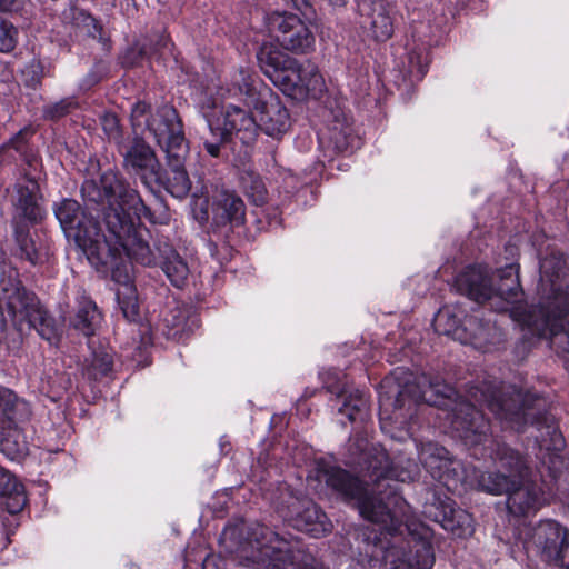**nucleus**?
I'll return each mask as SVG.
<instances>
[{
  "mask_svg": "<svg viewBox=\"0 0 569 569\" xmlns=\"http://www.w3.org/2000/svg\"><path fill=\"white\" fill-rule=\"evenodd\" d=\"M130 122L136 132L139 129H148L153 136L164 151L170 168L166 189L176 198H184L191 189V181L184 169L189 143L176 108L162 104L153 110L149 103L137 101L131 108Z\"/></svg>",
  "mask_w": 569,
  "mask_h": 569,
  "instance_id": "obj_4",
  "label": "nucleus"
},
{
  "mask_svg": "<svg viewBox=\"0 0 569 569\" xmlns=\"http://www.w3.org/2000/svg\"><path fill=\"white\" fill-rule=\"evenodd\" d=\"M241 552L246 559L267 569H318L316 558L301 549L298 541H289L259 523L248 532Z\"/></svg>",
  "mask_w": 569,
  "mask_h": 569,
  "instance_id": "obj_6",
  "label": "nucleus"
},
{
  "mask_svg": "<svg viewBox=\"0 0 569 569\" xmlns=\"http://www.w3.org/2000/svg\"><path fill=\"white\" fill-rule=\"evenodd\" d=\"M407 508H403V513L399 512V519H401V528L397 531H389L380 527L381 531H385L391 536H402L405 531L408 532V537L402 539V546L407 548L408 558L411 561L415 569H431L435 563V552L430 540L419 533L417 529H411V525L408 523Z\"/></svg>",
  "mask_w": 569,
  "mask_h": 569,
  "instance_id": "obj_19",
  "label": "nucleus"
},
{
  "mask_svg": "<svg viewBox=\"0 0 569 569\" xmlns=\"http://www.w3.org/2000/svg\"><path fill=\"white\" fill-rule=\"evenodd\" d=\"M158 44L163 48V49H168L169 44H170V40L168 37L166 36H161L160 39H159V42Z\"/></svg>",
  "mask_w": 569,
  "mask_h": 569,
  "instance_id": "obj_53",
  "label": "nucleus"
},
{
  "mask_svg": "<svg viewBox=\"0 0 569 569\" xmlns=\"http://www.w3.org/2000/svg\"><path fill=\"white\" fill-rule=\"evenodd\" d=\"M54 214L66 236H74L72 223L76 219H83V209L80 203L73 199H63L53 207Z\"/></svg>",
  "mask_w": 569,
  "mask_h": 569,
  "instance_id": "obj_38",
  "label": "nucleus"
},
{
  "mask_svg": "<svg viewBox=\"0 0 569 569\" xmlns=\"http://www.w3.org/2000/svg\"><path fill=\"white\" fill-rule=\"evenodd\" d=\"M288 500L283 501L278 510L283 519L290 521L295 528L319 537L331 530V523L325 512L310 499L298 497L287 491Z\"/></svg>",
  "mask_w": 569,
  "mask_h": 569,
  "instance_id": "obj_15",
  "label": "nucleus"
},
{
  "mask_svg": "<svg viewBox=\"0 0 569 569\" xmlns=\"http://www.w3.org/2000/svg\"><path fill=\"white\" fill-rule=\"evenodd\" d=\"M113 367V357L111 353L100 350L92 355L91 360L86 367V373L90 379L98 380L108 376Z\"/></svg>",
  "mask_w": 569,
  "mask_h": 569,
  "instance_id": "obj_42",
  "label": "nucleus"
},
{
  "mask_svg": "<svg viewBox=\"0 0 569 569\" xmlns=\"http://www.w3.org/2000/svg\"><path fill=\"white\" fill-rule=\"evenodd\" d=\"M267 26L280 46L295 53H306L315 42L309 27L295 13L274 11L267 17Z\"/></svg>",
  "mask_w": 569,
  "mask_h": 569,
  "instance_id": "obj_16",
  "label": "nucleus"
},
{
  "mask_svg": "<svg viewBox=\"0 0 569 569\" xmlns=\"http://www.w3.org/2000/svg\"><path fill=\"white\" fill-rule=\"evenodd\" d=\"M342 399V406L339 407V412L345 415L349 421L365 420L368 416L369 402L366 395L356 389L347 393L342 391L337 396Z\"/></svg>",
  "mask_w": 569,
  "mask_h": 569,
  "instance_id": "obj_35",
  "label": "nucleus"
},
{
  "mask_svg": "<svg viewBox=\"0 0 569 569\" xmlns=\"http://www.w3.org/2000/svg\"><path fill=\"white\" fill-rule=\"evenodd\" d=\"M100 122L104 134L110 142L119 148L126 141L123 129L119 118L114 113L106 112L100 117Z\"/></svg>",
  "mask_w": 569,
  "mask_h": 569,
  "instance_id": "obj_46",
  "label": "nucleus"
},
{
  "mask_svg": "<svg viewBox=\"0 0 569 569\" xmlns=\"http://www.w3.org/2000/svg\"><path fill=\"white\" fill-rule=\"evenodd\" d=\"M203 149L213 158H223L227 146L236 136L242 144L251 146L257 140L259 126L256 117L242 107L227 103L220 114H204V122L197 130Z\"/></svg>",
  "mask_w": 569,
  "mask_h": 569,
  "instance_id": "obj_7",
  "label": "nucleus"
},
{
  "mask_svg": "<svg viewBox=\"0 0 569 569\" xmlns=\"http://www.w3.org/2000/svg\"><path fill=\"white\" fill-rule=\"evenodd\" d=\"M456 290L478 303L493 300V279L489 277L488 270L481 266H469L465 268L455 279Z\"/></svg>",
  "mask_w": 569,
  "mask_h": 569,
  "instance_id": "obj_23",
  "label": "nucleus"
},
{
  "mask_svg": "<svg viewBox=\"0 0 569 569\" xmlns=\"http://www.w3.org/2000/svg\"><path fill=\"white\" fill-rule=\"evenodd\" d=\"M212 232L232 244L241 236L246 222V204L234 191L222 189L212 202Z\"/></svg>",
  "mask_w": 569,
  "mask_h": 569,
  "instance_id": "obj_13",
  "label": "nucleus"
},
{
  "mask_svg": "<svg viewBox=\"0 0 569 569\" xmlns=\"http://www.w3.org/2000/svg\"><path fill=\"white\" fill-rule=\"evenodd\" d=\"M419 457L431 475L432 478L439 481H447L451 473H456L459 462L450 455V452L442 446L435 442H427L421 446Z\"/></svg>",
  "mask_w": 569,
  "mask_h": 569,
  "instance_id": "obj_25",
  "label": "nucleus"
},
{
  "mask_svg": "<svg viewBox=\"0 0 569 569\" xmlns=\"http://www.w3.org/2000/svg\"><path fill=\"white\" fill-rule=\"evenodd\" d=\"M14 238L20 249V257L36 264L39 261V252L29 237V228L26 223L16 222Z\"/></svg>",
  "mask_w": 569,
  "mask_h": 569,
  "instance_id": "obj_41",
  "label": "nucleus"
},
{
  "mask_svg": "<svg viewBox=\"0 0 569 569\" xmlns=\"http://www.w3.org/2000/svg\"><path fill=\"white\" fill-rule=\"evenodd\" d=\"M157 250L162 258L161 269L169 281L177 288H183L189 279L190 269L188 262L167 241L159 240Z\"/></svg>",
  "mask_w": 569,
  "mask_h": 569,
  "instance_id": "obj_28",
  "label": "nucleus"
},
{
  "mask_svg": "<svg viewBox=\"0 0 569 569\" xmlns=\"http://www.w3.org/2000/svg\"><path fill=\"white\" fill-rule=\"evenodd\" d=\"M117 296L123 317L130 322H137L139 319V305L133 290L130 289L127 295L118 292Z\"/></svg>",
  "mask_w": 569,
  "mask_h": 569,
  "instance_id": "obj_49",
  "label": "nucleus"
},
{
  "mask_svg": "<svg viewBox=\"0 0 569 569\" xmlns=\"http://www.w3.org/2000/svg\"><path fill=\"white\" fill-rule=\"evenodd\" d=\"M290 71L293 72L297 80H292V83L288 82V86L287 83L282 86L281 91L286 94L305 97L309 93L316 94L322 91L325 86L323 78L315 64L310 62L300 64L296 60Z\"/></svg>",
  "mask_w": 569,
  "mask_h": 569,
  "instance_id": "obj_26",
  "label": "nucleus"
},
{
  "mask_svg": "<svg viewBox=\"0 0 569 569\" xmlns=\"http://www.w3.org/2000/svg\"><path fill=\"white\" fill-rule=\"evenodd\" d=\"M27 500L24 486L14 475L0 467V506L14 515L26 507Z\"/></svg>",
  "mask_w": 569,
  "mask_h": 569,
  "instance_id": "obj_29",
  "label": "nucleus"
},
{
  "mask_svg": "<svg viewBox=\"0 0 569 569\" xmlns=\"http://www.w3.org/2000/svg\"><path fill=\"white\" fill-rule=\"evenodd\" d=\"M498 310L499 311H503V310H507V308L501 306V307L498 308Z\"/></svg>",
  "mask_w": 569,
  "mask_h": 569,
  "instance_id": "obj_54",
  "label": "nucleus"
},
{
  "mask_svg": "<svg viewBox=\"0 0 569 569\" xmlns=\"http://www.w3.org/2000/svg\"><path fill=\"white\" fill-rule=\"evenodd\" d=\"M490 457L497 471L483 472L478 479L479 487L486 492L500 496L509 486H515L529 475L528 458L507 443L492 441Z\"/></svg>",
  "mask_w": 569,
  "mask_h": 569,
  "instance_id": "obj_10",
  "label": "nucleus"
},
{
  "mask_svg": "<svg viewBox=\"0 0 569 569\" xmlns=\"http://www.w3.org/2000/svg\"><path fill=\"white\" fill-rule=\"evenodd\" d=\"M0 297L19 332L22 333L27 327L29 330L34 329L48 341L57 337L58 326L54 318L39 298L23 286L18 270L9 263L0 266Z\"/></svg>",
  "mask_w": 569,
  "mask_h": 569,
  "instance_id": "obj_5",
  "label": "nucleus"
},
{
  "mask_svg": "<svg viewBox=\"0 0 569 569\" xmlns=\"http://www.w3.org/2000/svg\"><path fill=\"white\" fill-rule=\"evenodd\" d=\"M509 487L502 495H507V508L513 516L521 517L535 513L546 501L541 487L529 481L528 477Z\"/></svg>",
  "mask_w": 569,
  "mask_h": 569,
  "instance_id": "obj_21",
  "label": "nucleus"
},
{
  "mask_svg": "<svg viewBox=\"0 0 569 569\" xmlns=\"http://www.w3.org/2000/svg\"><path fill=\"white\" fill-rule=\"evenodd\" d=\"M3 390H4L3 388H0V397H2V391Z\"/></svg>",
  "mask_w": 569,
  "mask_h": 569,
  "instance_id": "obj_55",
  "label": "nucleus"
},
{
  "mask_svg": "<svg viewBox=\"0 0 569 569\" xmlns=\"http://www.w3.org/2000/svg\"><path fill=\"white\" fill-rule=\"evenodd\" d=\"M450 422L457 436L468 446L480 445L488 438L489 421L469 400L459 399L455 401L451 408Z\"/></svg>",
  "mask_w": 569,
  "mask_h": 569,
  "instance_id": "obj_17",
  "label": "nucleus"
},
{
  "mask_svg": "<svg viewBox=\"0 0 569 569\" xmlns=\"http://www.w3.org/2000/svg\"><path fill=\"white\" fill-rule=\"evenodd\" d=\"M0 451L10 460H20L28 452V443L19 426L0 425Z\"/></svg>",
  "mask_w": 569,
  "mask_h": 569,
  "instance_id": "obj_32",
  "label": "nucleus"
},
{
  "mask_svg": "<svg viewBox=\"0 0 569 569\" xmlns=\"http://www.w3.org/2000/svg\"><path fill=\"white\" fill-rule=\"evenodd\" d=\"M131 128H133L131 126ZM148 129H132L134 137L124 141L118 148L123 158V168L139 176L143 184L149 186V180L160 181V162L154 150L140 134Z\"/></svg>",
  "mask_w": 569,
  "mask_h": 569,
  "instance_id": "obj_14",
  "label": "nucleus"
},
{
  "mask_svg": "<svg viewBox=\"0 0 569 569\" xmlns=\"http://www.w3.org/2000/svg\"><path fill=\"white\" fill-rule=\"evenodd\" d=\"M12 27H8L4 22L0 24V51L10 52L16 46Z\"/></svg>",
  "mask_w": 569,
  "mask_h": 569,
  "instance_id": "obj_51",
  "label": "nucleus"
},
{
  "mask_svg": "<svg viewBox=\"0 0 569 569\" xmlns=\"http://www.w3.org/2000/svg\"><path fill=\"white\" fill-rule=\"evenodd\" d=\"M30 410L26 401L19 399L12 391L3 390L0 397V425H14L29 418Z\"/></svg>",
  "mask_w": 569,
  "mask_h": 569,
  "instance_id": "obj_33",
  "label": "nucleus"
},
{
  "mask_svg": "<svg viewBox=\"0 0 569 569\" xmlns=\"http://www.w3.org/2000/svg\"><path fill=\"white\" fill-rule=\"evenodd\" d=\"M357 137L353 134V130L348 124L336 122L329 129V142L333 146V149L338 152H348L355 148Z\"/></svg>",
  "mask_w": 569,
  "mask_h": 569,
  "instance_id": "obj_39",
  "label": "nucleus"
},
{
  "mask_svg": "<svg viewBox=\"0 0 569 569\" xmlns=\"http://www.w3.org/2000/svg\"><path fill=\"white\" fill-rule=\"evenodd\" d=\"M361 27L376 41H386L395 32V6L386 0H358Z\"/></svg>",
  "mask_w": 569,
  "mask_h": 569,
  "instance_id": "obj_18",
  "label": "nucleus"
},
{
  "mask_svg": "<svg viewBox=\"0 0 569 569\" xmlns=\"http://www.w3.org/2000/svg\"><path fill=\"white\" fill-rule=\"evenodd\" d=\"M519 266L516 263L507 264L503 268L497 270L495 278L498 280V284L495 286V299H499L506 303L516 302L520 299L521 286L519 282Z\"/></svg>",
  "mask_w": 569,
  "mask_h": 569,
  "instance_id": "obj_31",
  "label": "nucleus"
},
{
  "mask_svg": "<svg viewBox=\"0 0 569 569\" xmlns=\"http://www.w3.org/2000/svg\"><path fill=\"white\" fill-rule=\"evenodd\" d=\"M358 466L375 483L373 493L366 483L351 472L332 467L326 471V483L346 502H355L360 515L368 521L381 525L389 531L401 528L399 512L408 505L398 492V486L383 481L406 482L412 479L411 471L390 463L387 451L379 446H366L361 449Z\"/></svg>",
  "mask_w": 569,
  "mask_h": 569,
  "instance_id": "obj_2",
  "label": "nucleus"
},
{
  "mask_svg": "<svg viewBox=\"0 0 569 569\" xmlns=\"http://www.w3.org/2000/svg\"><path fill=\"white\" fill-rule=\"evenodd\" d=\"M102 321L101 312L94 301L82 297L78 301V308L72 320L73 327L89 337L94 333Z\"/></svg>",
  "mask_w": 569,
  "mask_h": 569,
  "instance_id": "obj_34",
  "label": "nucleus"
},
{
  "mask_svg": "<svg viewBox=\"0 0 569 569\" xmlns=\"http://www.w3.org/2000/svg\"><path fill=\"white\" fill-rule=\"evenodd\" d=\"M257 60L262 72L280 89L283 84L291 83L290 80H297L290 71L296 59L282 52L277 46L263 43L257 52Z\"/></svg>",
  "mask_w": 569,
  "mask_h": 569,
  "instance_id": "obj_20",
  "label": "nucleus"
},
{
  "mask_svg": "<svg viewBox=\"0 0 569 569\" xmlns=\"http://www.w3.org/2000/svg\"><path fill=\"white\" fill-rule=\"evenodd\" d=\"M78 106L73 97L63 98L60 101L46 104L43 107V118L47 120H58L69 114Z\"/></svg>",
  "mask_w": 569,
  "mask_h": 569,
  "instance_id": "obj_47",
  "label": "nucleus"
},
{
  "mask_svg": "<svg viewBox=\"0 0 569 569\" xmlns=\"http://www.w3.org/2000/svg\"><path fill=\"white\" fill-rule=\"evenodd\" d=\"M471 517L461 509L450 508L449 513H445L442 527L457 536L472 533Z\"/></svg>",
  "mask_w": 569,
  "mask_h": 569,
  "instance_id": "obj_40",
  "label": "nucleus"
},
{
  "mask_svg": "<svg viewBox=\"0 0 569 569\" xmlns=\"http://www.w3.org/2000/svg\"><path fill=\"white\" fill-rule=\"evenodd\" d=\"M569 541V531L553 520L540 521L532 530L531 543L542 560L552 563Z\"/></svg>",
  "mask_w": 569,
  "mask_h": 569,
  "instance_id": "obj_22",
  "label": "nucleus"
},
{
  "mask_svg": "<svg viewBox=\"0 0 569 569\" xmlns=\"http://www.w3.org/2000/svg\"><path fill=\"white\" fill-rule=\"evenodd\" d=\"M539 302L535 307L569 303V258L550 249L540 260Z\"/></svg>",
  "mask_w": 569,
  "mask_h": 569,
  "instance_id": "obj_12",
  "label": "nucleus"
},
{
  "mask_svg": "<svg viewBox=\"0 0 569 569\" xmlns=\"http://www.w3.org/2000/svg\"><path fill=\"white\" fill-rule=\"evenodd\" d=\"M200 325L196 312L187 306H176L163 316V333L168 339L183 340Z\"/></svg>",
  "mask_w": 569,
  "mask_h": 569,
  "instance_id": "obj_27",
  "label": "nucleus"
},
{
  "mask_svg": "<svg viewBox=\"0 0 569 569\" xmlns=\"http://www.w3.org/2000/svg\"><path fill=\"white\" fill-rule=\"evenodd\" d=\"M435 329L438 333L449 336L455 340L465 339L466 319L461 323L460 319L450 308H442L438 311L433 320Z\"/></svg>",
  "mask_w": 569,
  "mask_h": 569,
  "instance_id": "obj_37",
  "label": "nucleus"
},
{
  "mask_svg": "<svg viewBox=\"0 0 569 569\" xmlns=\"http://www.w3.org/2000/svg\"><path fill=\"white\" fill-rule=\"evenodd\" d=\"M503 341V332L491 321H483L477 317L466 318L465 339L461 343L471 345L482 352L491 351Z\"/></svg>",
  "mask_w": 569,
  "mask_h": 569,
  "instance_id": "obj_24",
  "label": "nucleus"
},
{
  "mask_svg": "<svg viewBox=\"0 0 569 569\" xmlns=\"http://www.w3.org/2000/svg\"><path fill=\"white\" fill-rule=\"evenodd\" d=\"M467 392L471 400L486 405L502 428L523 432L528 426H536L539 431L546 430L536 437L541 448L560 450L563 447L562 435L547 411L543 398L523 392L516 386L493 381L471 385Z\"/></svg>",
  "mask_w": 569,
  "mask_h": 569,
  "instance_id": "obj_3",
  "label": "nucleus"
},
{
  "mask_svg": "<svg viewBox=\"0 0 569 569\" xmlns=\"http://www.w3.org/2000/svg\"><path fill=\"white\" fill-rule=\"evenodd\" d=\"M50 76L49 70L38 60L32 59L22 70V80L26 87L37 90L42 86L44 77Z\"/></svg>",
  "mask_w": 569,
  "mask_h": 569,
  "instance_id": "obj_45",
  "label": "nucleus"
},
{
  "mask_svg": "<svg viewBox=\"0 0 569 569\" xmlns=\"http://www.w3.org/2000/svg\"><path fill=\"white\" fill-rule=\"evenodd\" d=\"M239 183L243 193L254 204L261 206L267 200V188L261 176L250 168L239 172Z\"/></svg>",
  "mask_w": 569,
  "mask_h": 569,
  "instance_id": "obj_36",
  "label": "nucleus"
},
{
  "mask_svg": "<svg viewBox=\"0 0 569 569\" xmlns=\"http://www.w3.org/2000/svg\"><path fill=\"white\" fill-rule=\"evenodd\" d=\"M226 92L228 98H237L256 111L259 130L266 134L279 138L289 130L290 114L279 96L270 89L258 90L256 80L249 71L239 70Z\"/></svg>",
  "mask_w": 569,
  "mask_h": 569,
  "instance_id": "obj_8",
  "label": "nucleus"
},
{
  "mask_svg": "<svg viewBox=\"0 0 569 569\" xmlns=\"http://www.w3.org/2000/svg\"><path fill=\"white\" fill-rule=\"evenodd\" d=\"M72 23L80 32L88 37L96 38L99 34V26L96 19L83 10H72Z\"/></svg>",
  "mask_w": 569,
  "mask_h": 569,
  "instance_id": "obj_48",
  "label": "nucleus"
},
{
  "mask_svg": "<svg viewBox=\"0 0 569 569\" xmlns=\"http://www.w3.org/2000/svg\"><path fill=\"white\" fill-rule=\"evenodd\" d=\"M383 569H415L402 542L389 546L383 556Z\"/></svg>",
  "mask_w": 569,
  "mask_h": 569,
  "instance_id": "obj_44",
  "label": "nucleus"
},
{
  "mask_svg": "<svg viewBox=\"0 0 569 569\" xmlns=\"http://www.w3.org/2000/svg\"><path fill=\"white\" fill-rule=\"evenodd\" d=\"M533 335L548 338L557 353L569 355V302L530 307L519 319Z\"/></svg>",
  "mask_w": 569,
  "mask_h": 569,
  "instance_id": "obj_11",
  "label": "nucleus"
},
{
  "mask_svg": "<svg viewBox=\"0 0 569 569\" xmlns=\"http://www.w3.org/2000/svg\"><path fill=\"white\" fill-rule=\"evenodd\" d=\"M30 134L31 131L28 128H23L17 132L8 142L3 143L0 147L1 162L9 163L16 160L11 153V150L18 152L19 154L26 153V151L29 150L28 138Z\"/></svg>",
  "mask_w": 569,
  "mask_h": 569,
  "instance_id": "obj_43",
  "label": "nucleus"
},
{
  "mask_svg": "<svg viewBox=\"0 0 569 569\" xmlns=\"http://www.w3.org/2000/svg\"><path fill=\"white\" fill-rule=\"evenodd\" d=\"M24 163L28 166V170L24 171V174L27 172H31L32 176H36L34 173L40 169L41 162L32 150H27L26 153L20 154Z\"/></svg>",
  "mask_w": 569,
  "mask_h": 569,
  "instance_id": "obj_52",
  "label": "nucleus"
},
{
  "mask_svg": "<svg viewBox=\"0 0 569 569\" xmlns=\"http://www.w3.org/2000/svg\"><path fill=\"white\" fill-rule=\"evenodd\" d=\"M397 389L392 390L391 382L385 381L383 388L389 391L380 395L379 401L381 407L392 406L396 410H400L411 405L420 402L430 406H438L440 399H450L453 395V388L446 383L440 377H432L421 373L413 377L406 373L405 377L397 378Z\"/></svg>",
  "mask_w": 569,
  "mask_h": 569,
  "instance_id": "obj_9",
  "label": "nucleus"
},
{
  "mask_svg": "<svg viewBox=\"0 0 569 569\" xmlns=\"http://www.w3.org/2000/svg\"><path fill=\"white\" fill-rule=\"evenodd\" d=\"M409 72L417 79H422L427 73L428 62L427 59L417 51H411L408 54Z\"/></svg>",
  "mask_w": 569,
  "mask_h": 569,
  "instance_id": "obj_50",
  "label": "nucleus"
},
{
  "mask_svg": "<svg viewBox=\"0 0 569 569\" xmlns=\"http://www.w3.org/2000/svg\"><path fill=\"white\" fill-rule=\"evenodd\" d=\"M81 196L87 204H101L106 232L93 217L83 211V219L72 223V239L97 269L112 270L113 278L124 258L142 266L156 263V256L143 238L136 220L150 218L151 211L138 191L112 171L104 172L99 181L88 179L82 183Z\"/></svg>",
  "mask_w": 569,
  "mask_h": 569,
  "instance_id": "obj_1",
  "label": "nucleus"
},
{
  "mask_svg": "<svg viewBox=\"0 0 569 569\" xmlns=\"http://www.w3.org/2000/svg\"><path fill=\"white\" fill-rule=\"evenodd\" d=\"M27 184L17 183L14 206L17 212L28 221L36 222L41 219V209L37 203L36 191L38 189L37 176L26 173Z\"/></svg>",
  "mask_w": 569,
  "mask_h": 569,
  "instance_id": "obj_30",
  "label": "nucleus"
}]
</instances>
